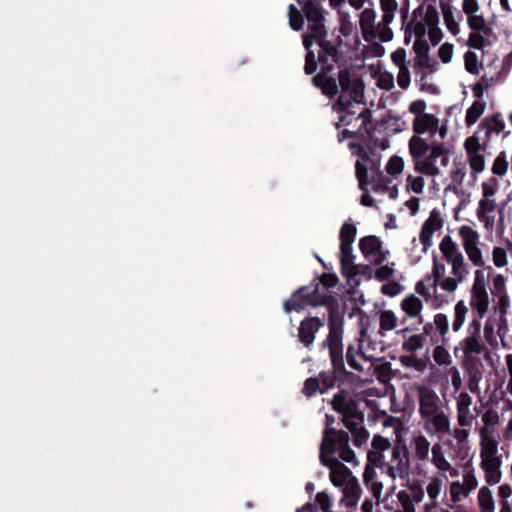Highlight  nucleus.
I'll return each instance as SVG.
<instances>
[{
	"label": "nucleus",
	"mask_w": 512,
	"mask_h": 512,
	"mask_svg": "<svg viewBox=\"0 0 512 512\" xmlns=\"http://www.w3.org/2000/svg\"><path fill=\"white\" fill-rule=\"evenodd\" d=\"M322 58V94L333 97L339 94L338 99L332 104V109L342 113L336 122V128L342 126L351 130L369 132L371 130L372 112L360 107L364 104V85L361 80L351 78L347 70L338 72V82L333 77L326 75L330 65L325 66Z\"/></svg>",
	"instance_id": "f257e3e1"
},
{
	"label": "nucleus",
	"mask_w": 512,
	"mask_h": 512,
	"mask_svg": "<svg viewBox=\"0 0 512 512\" xmlns=\"http://www.w3.org/2000/svg\"><path fill=\"white\" fill-rule=\"evenodd\" d=\"M414 171L428 177L441 174V168L449 164L450 151L442 144H429L421 136H412L408 142Z\"/></svg>",
	"instance_id": "f03ea898"
},
{
	"label": "nucleus",
	"mask_w": 512,
	"mask_h": 512,
	"mask_svg": "<svg viewBox=\"0 0 512 512\" xmlns=\"http://www.w3.org/2000/svg\"><path fill=\"white\" fill-rule=\"evenodd\" d=\"M481 327L479 320H471L466 337L459 343V348L463 352L461 366L467 375V387L472 393L479 392V383L483 377V363L479 355L484 352L486 346L481 339Z\"/></svg>",
	"instance_id": "7ed1b4c3"
},
{
	"label": "nucleus",
	"mask_w": 512,
	"mask_h": 512,
	"mask_svg": "<svg viewBox=\"0 0 512 512\" xmlns=\"http://www.w3.org/2000/svg\"><path fill=\"white\" fill-rule=\"evenodd\" d=\"M418 400L423 429L438 437L450 433V413L438 394L431 388L422 386L418 388Z\"/></svg>",
	"instance_id": "20e7f679"
},
{
	"label": "nucleus",
	"mask_w": 512,
	"mask_h": 512,
	"mask_svg": "<svg viewBox=\"0 0 512 512\" xmlns=\"http://www.w3.org/2000/svg\"><path fill=\"white\" fill-rule=\"evenodd\" d=\"M343 314L336 307H331L328 317L329 334L322 346H327L332 363V375L322 373V393L333 388L337 380L343 379L345 375V365L343 357Z\"/></svg>",
	"instance_id": "39448f33"
},
{
	"label": "nucleus",
	"mask_w": 512,
	"mask_h": 512,
	"mask_svg": "<svg viewBox=\"0 0 512 512\" xmlns=\"http://www.w3.org/2000/svg\"><path fill=\"white\" fill-rule=\"evenodd\" d=\"M308 21V31L302 35L303 46L307 51L304 72L311 75L316 72L318 61L311 49L313 43L320 46V0H297Z\"/></svg>",
	"instance_id": "423d86ee"
},
{
	"label": "nucleus",
	"mask_w": 512,
	"mask_h": 512,
	"mask_svg": "<svg viewBox=\"0 0 512 512\" xmlns=\"http://www.w3.org/2000/svg\"><path fill=\"white\" fill-rule=\"evenodd\" d=\"M444 259L451 266L452 276L446 277L442 283V290L453 293L457 290L458 285L462 283L470 273L469 265L466 263L463 253L460 251L457 243L450 235H445L440 244Z\"/></svg>",
	"instance_id": "0eeeda50"
},
{
	"label": "nucleus",
	"mask_w": 512,
	"mask_h": 512,
	"mask_svg": "<svg viewBox=\"0 0 512 512\" xmlns=\"http://www.w3.org/2000/svg\"><path fill=\"white\" fill-rule=\"evenodd\" d=\"M492 267L478 268L474 271V278L470 288L469 306L472 309L471 320H481L487 314L490 305L488 281Z\"/></svg>",
	"instance_id": "6e6552de"
},
{
	"label": "nucleus",
	"mask_w": 512,
	"mask_h": 512,
	"mask_svg": "<svg viewBox=\"0 0 512 512\" xmlns=\"http://www.w3.org/2000/svg\"><path fill=\"white\" fill-rule=\"evenodd\" d=\"M502 455L498 452L495 438L480 439V468L488 485H496L502 480Z\"/></svg>",
	"instance_id": "1a4fd4ad"
},
{
	"label": "nucleus",
	"mask_w": 512,
	"mask_h": 512,
	"mask_svg": "<svg viewBox=\"0 0 512 512\" xmlns=\"http://www.w3.org/2000/svg\"><path fill=\"white\" fill-rule=\"evenodd\" d=\"M315 285L301 286L298 288L289 299L283 302V310L286 313L293 311L300 312L307 307H317L320 305V276H315L313 282Z\"/></svg>",
	"instance_id": "9d476101"
},
{
	"label": "nucleus",
	"mask_w": 512,
	"mask_h": 512,
	"mask_svg": "<svg viewBox=\"0 0 512 512\" xmlns=\"http://www.w3.org/2000/svg\"><path fill=\"white\" fill-rule=\"evenodd\" d=\"M349 435L339 429L332 432L323 433L322 435V454L338 453V457L345 462H352L355 459V453L348 446Z\"/></svg>",
	"instance_id": "9b49d317"
},
{
	"label": "nucleus",
	"mask_w": 512,
	"mask_h": 512,
	"mask_svg": "<svg viewBox=\"0 0 512 512\" xmlns=\"http://www.w3.org/2000/svg\"><path fill=\"white\" fill-rule=\"evenodd\" d=\"M462 247L468 260L474 267L483 268L485 261L480 248V234L469 225H462L458 230Z\"/></svg>",
	"instance_id": "f8f14e48"
},
{
	"label": "nucleus",
	"mask_w": 512,
	"mask_h": 512,
	"mask_svg": "<svg viewBox=\"0 0 512 512\" xmlns=\"http://www.w3.org/2000/svg\"><path fill=\"white\" fill-rule=\"evenodd\" d=\"M486 144V141H484L483 144L480 143L477 133L466 138L464 142V149L471 169V176L474 179H477L478 174L485 169Z\"/></svg>",
	"instance_id": "ddd939ff"
},
{
	"label": "nucleus",
	"mask_w": 512,
	"mask_h": 512,
	"mask_svg": "<svg viewBox=\"0 0 512 512\" xmlns=\"http://www.w3.org/2000/svg\"><path fill=\"white\" fill-rule=\"evenodd\" d=\"M386 473L393 480L406 479L409 476L410 456L405 446L395 444L391 451V459L386 462Z\"/></svg>",
	"instance_id": "4468645a"
},
{
	"label": "nucleus",
	"mask_w": 512,
	"mask_h": 512,
	"mask_svg": "<svg viewBox=\"0 0 512 512\" xmlns=\"http://www.w3.org/2000/svg\"><path fill=\"white\" fill-rule=\"evenodd\" d=\"M322 465L328 468L330 481L336 487H342L353 477L350 469L339 460V457L322 454Z\"/></svg>",
	"instance_id": "2eb2a0df"
},
{
	"label": "nucleus",
	"mask_w": 512,
	"mask_h": 512,
	"mask_svg": "<svg viewBox=\"0 0 512 512\" xmlns=\"http://www.w3.org/2000/svg\"><path fill=\"white\" fill-rule=\"evenodd\" d=\"M382 242L377 236H365L359 241V248L366 259L375 264H381L387 257L388 251L381 250Z\"/></svg>",
	"instance_id": "dca6fc26"
},
{
	"label": "nucleus",
	"mask_w": 512,
	"mask_h": 512,
	"mask_svg": "<svg viewBox=\"0 0 512 512\" xmlns=\"http://www.w3.org/2000/svg\"><path fill=\"white\" fill-rule=\"evenodd\" d=\"M392 448L393 446L388 438L380 434L374 435L371 441V448L367 453V461L377 465L379 468H384L386 464L384 453L388 450L392 451Z\"/></svg>",
	"instance_id": "f3484780"
},
{
	"label": "nucleus",
	"mask_w": 512,
	"mask_h": 512,
	"mask_svg": "<svg viewBox=\"0 0 512 512\" xmlns=\"http://www.w3.org/2000/svg\"><path fill=\"white\" fill-rule=\"evenodd\" d=\"M497 203L494 198H481L476 210V216L484 224L486 229H492L495 224L493 212L497 209Z\"/></svg>",
	"instance_id": "a211bd4d"
},
{
	"label": "nucleus",
	"mask_w": 512,
	"mask_h": 512,
	"mask_svg": "<svg viewBox=\"0 0 512 512\" xmlns=\"http://www.w3.org/2000/svg\"><path fill=\"white\" fill-rule=\"evenodd\" d=\"M410 448L416 462H426L429 460L432 446L425 435L421 433L413 435L410 439Z\"/></svg>",
	"instance_id": "6ab92c4d"
},
{
	"label": "nucleus",
	"mask_w": 512,
	"mask_h": 512,
	"mask_svg": "<svg viewBox=\"0 0 512 512\" xmlns=\"http://www.w3.org/2000/svg\"><path fill=\"white\" fill-rule=\"evenodd\" d=\"M439 124L438 118L433 114H424L416 116L412 123V129L414 132L413 136H420L425 132H431L434 134Z\"/></svg>",
	"instance_id": "aec40b11"
},
{
	"label": "nucleus",
	"mask_w": 512,
	"mask_h": 512,
	"mask_svg": "<svg viewBox=\"0 0 512 512\" xmlns=\"http://www.w3.org/2000/svg\"><path fill=\"white\" fill-rule=\"evenodd\" d=\"M320 328V319L312 317L304 319L299 327V340L308 347L314 341L315 334Z\"/></svg>",
	"instance_id": "412c9836"
},
{
	"label": "nucleus",
	"mask_w": 512,
	"mask_h": 512,
	"mask_svg": "<svg viewBox=\"0 0 512 512\" xmlns=\"http://www.w3.org/2000/svg\"><path fill=\"white\" fill-rule=\"evenodd\" d=\"M481 419L483 426L479 429L480 439L494 438L490 434L494 432V428L500 422V416L498 412L493 408H489L482 414Z\"/></svg>",
	"instance_id": "4be33fe9"
},
{
	"label": "nucleus",
	"mask_w": 512,
	"mask_h": 512,
	"mask_svg": "<svg viewBox=\"0 0 512 512\" xmlns=\"http://www.w3.org/2000/svg\"><path fill=\"white\" fill-rule=\"evenodd\" d=\"M330 404L332 408L342 417L351 415L355 408V401L349 399L343 390L339 391L333 396Z\"/></svg>",
	"instance_id": "5701e85b"
},
{
	"label": "nucleus",
	"mask_w": 512,
	"mask_h": 512,
	"mask_svg": "<svg viewBox=\"0 0 512 512\" xmlns=\"http://www.w3.org/2000/svg\"><path fill=\"white\" fill-rule=\"evenodd\" d=\"M343 488V499L347 507L356 506L358 500L360 499L362 489L356 477H352L346 484L342 486Z\"/></svg>",
	"instance_id": "b1692460"
},
{
	"label": "nucleus",
	"mask_w": 512,
	"mask_h": 512,
	"mask_svg": "<svg viewBox=\"0 0 512 512\" xmlns=\"http://www.w3.org/2000/svg\"><path fill=\"white\" fill-rule=\"evenodd\" d=\"M433 266L430 274L425 276V281H431L433 291H437V287L442 288V283L445 280L446 266L439 261L437 255H433Z\"/></svg>",
	"instance_id": "393cba45"
},
{
	"label": "nucleus",
	"mask_w": 512,
	"mask_h": 512,
	"mask_svg": "<svg viewBox=\"0 0 512 512\" xmlns=\"http://www.w3.org/2000/svg\"><path fill=\"white\" fill-rule=\"evenodd\" d=\"M422 17L423 7L419 6L413 11L411 20L406 24V28L414 34L416 39L424 38L428 29L423 22Z\"/></svg>",
	"instance_id": "a878e982"
},
{
	"label": "nucleus",
	"mask_w": 512,
	"mask_h": 512,
	"mask_svg": "<svg viewBox=\"0 0 512 512\" xmlns=\"http://www.w3.org/2000/svg\"><path fill=\"white\" fill-rule=\"evenodd\" d=\"M481 127L485 129V138L486 142H489L490 136L492 133L499 134L505 129V122L501 118L500 114H494L492 116H487L482 122Z\"/></svg>",
	"instance_id": "bb28decb"
},
{
	"label": "nucleus",
	"mask_w": 512,
	"mask_h": 512,
	"mask_svg": "<svg viewBox=\"0 0 512 512\" xmlns=\"http://www.w3.org/2000/svg\"><path fill=\"white\" fill-rule=\"evenodd\" d=\"M426 283L431 284V281H425L424 278L423 280L418 281L415 285V291L421 295L426 302L430 301L434 308H440L442 305L448 302V300H445L441 296L437 295L436 292L432 294Z\"/></svg>",
	"instance_id": "cd10ccee"
},
{
	"label": "nucleus",
	"mask_w": 512,
	"mask_h": 512,
	"mask_svg": "<svg viewBox=\"0 0 512 512\" xmlns=\"http://www.w3.org/2000/svg\"><path fill=\"white\" fill-rule=\"evenodd\" d=\"M477 504L480 512H495V500L491 489L482 486L477 494Z\"/></svg>",
	"instance_id": "c85d7f7f"
},
{
	"label": "nucleus",
	"mask_w": 512,
	"mask_h": 512,
	"mask_svg": "<svg viewBox=\"0 0 512 512\" xmlns=\"http://www.w3.org/2000/svg\"><path fill=\"white\" fill-rule=\"evenodd\" d=\"M401 308L407 316L415 318L420 316L423 309V303L420 298L411 294L402 300Z\"/></svg>",
	"instance_id": "c756f323"
},
{
	"label": "nucleus",
	"mask_w": 512,
	"mask_h": 512,
	"mask_svg": "<svg viewBox=\"0 0 512 512\" xmlns=\"http://www.w3.org/2000/svg\"><path fill=\"white\" fill-rule=\"evenodd\" d=\"M469 312L468 306L464 300H459L454 306V315L452 320V330L458 332L463 327L467 314Z\"/></svg>",
	"instance_id": "7c9ffc66"
},
{
	"label": "nucleus",
	"mask_w": 512,
	"mask_h": 512,
	"mask_svg": "<svg viewBox=\"0 0 512 512\" xmlns=\"http://www.w3.org/2000/svg\"><path fill=\"white\" fill-rule=\"evenodd\" d=\"M413 61L414 71L421 75V80L426 77L427 73H433L436 70V64L431 61L429 54L415 57Z\"/></svg>",
	"instance_id": "2f4dec72"
},
{
	"label": "nucleus",
	"mask_w": 512,
	"mask_h": 512,
	"mask_svg": "<svg viewBox=\"0 0 512 512\" xmlns=\"http://www.w3.org/2000/svg\"><path fill=\"white\" fill-rule=\"evenodd\" d=\"M434 329L437 330L438 338H440L443 344L448 342V331H449V320L446 314L437 313L434 315L433 320L431 321Z\"/></svg>",
	"instance_id": "473e14b6"
},
{
	"label": "nucleus",
	"mask_w": 512,
	"mask_h": 512,
	"mask_svg": "<svg viewBox=\"0 0 512 512\" xmlns=\"http://www.w3.org/2000/svg\"><path fill=\"white\" fill-rule=\"evenodd\" d=\"M346 359H347L348 365L352 369H354L357 372L362 373L366 376H372L373 363L365 364V363H360L359 361H357V359L353 353L352 346H349L347 349Z\"/></svg>",
	"instance_id": "72a5a7b5"
},
{
	"label": "nucleus",
	"mask_w": 512,
	"mask_h": 512,
	"mask_svg": "<svg viewBox=\"0 0 512 512\" xmlns=\"http://www.w3.org/2000/svg\"><path fill=\"white\" fill-rule=\"evenodd\" d=\"M431 463L436 469H449V461L447 460L443 447L440 443H435L431 448Z\"/></svg>",
	"instance_id": "f704fd0d"
},
{
	"label": "nucleus",
	"mask_w": 512,
	"mask_h": 512,
	"mask_svg": "<svg viewBox=\"0 0 512 512\" xmlns=\"http://www.w3.org/2000/svg\"><path fill=\"white\" fill-rule=\"evenodd\" d=\"M486 107V103L484 101L476 100L473 104L467 109L465 115V123L467 126H472L475 124L481 115L484 113Z\"/></svg>",
	"instance_id": "c9c22d12"
},
{
	"label": "nucleus",
	"mask_w": 512,
	"mask_h": 512,
	"mask_svg": "<svg viewBox=\"0 0 512 512\" xmlns=\"http://www.w3.org/2000/svg\"><path fill=\"white\" fill-rule=\"evenodd\" d=\"M441 9L444 23L448 31L454 36L458 35L460 32L459 24L458 21L455 19L452 7L448 4H441Z\"/></svg>",
	"instance_id": "e433bc0d"
},
{
	"label": "nucleus",
	"mask_w": 512,
	"mask_h": 512,
	"mask_svg": "<svg viewBox=\"0 0 512 512\" xmlns=\"http://www.w3.org/2000/svg\"><path fill=\"white\" fill-rule=\"evenodd\" d=\"M426 338L423 334H414L409 336L402 343V350L410 354H415L418 350L422 349L425 345Z\"/></svg>",
	"instance_id": "4c0bfd02"
},
{
	"label": "nucleus",
	"mask_w": 512,
	"mask_h": 512,
	"mask_svg": "<svg viewBox=\"0 0 512 512\" xmlns=\"http://www.w3.org/2000/svg\"><path fill=\"white\" fill-rule=\"evenodd\" d=\"M465 176H466V168L462 163L454 165V167L451 169V171H450V178H451L450 188L455 193H458L459 189L461 188Z\"/></svg>",
	"instance_id": "58836bf2"
},
{
	"label": "nucleus",
	"mask_w": 512,
	"mask_h": 512,
	"mask_svg": "<svg viewBox=\"0 0 512 512\" xmlns=\"http://www.w3.org/2000/svg\"><path fill=\"white\" fill-rule=\"evenodd\" d=\"M380 328L379 333L384 335L386 331L393 330L397 325V317L391 310H383L379 315Z\"/></svg>",
	"instance_id": "ea45409f"
},
{
	"label": "nucleus",
	"mask_w": 512,
	"mask_h": 512,
	"mask_svg": "<svg viewBox=\"0 0 512 512\" xmlns=\"http://www.w3.org/2000/svg\"><path fill=\"white\" fill-rule=\"evenodd\" d=\"M477 413L478 410L476 407L473 409H468L466 406L465 409H456L457 425L468 426L472 428L473 421L477 418Z\"/></svg>",
	"instance_id": "a19ab883"
},
{
	"label": "nucleus",
	"mask_w": 512,
	"mask_h": 512,
	"mask_svg": "<svg viewBox=\"0 0 512 512\" xmlns=\"http://www.w3.org/2000/svg\"><path fill=\"white\" fill-rule=\"evenodd\" d=\"M443 486V480L440 477L432 476L429 478L428 485L426 487V492L428 497L431 500V506L436 507L437 498L440 495L441 489Z\"/></svg>",
	"instance_id": "79ce46f5"
},
{
	"label": "nucleus",
	"mask_w": 512,
	"mask_h": 512,
	"mask_svg": "<svg viewBox=\"0 0 512 512\" xmlns=\"http://www.w3.org/2000/svg\"><path fill=\"white\" fill-rule=\"evenodd\" d=\"M470 432L471 427L458 425L454 429H451V432L448 433L447 435H452V437L456 441L457 446L460 449H463L467 447Z\"/></svg>",
	"instance_id": "37998d69"
},
{
	"label": "nucleus",
	"mask_w": 512,
	"mask_h": 512,
	"mask_svg": "<svg viewBox=\"0 0 512 512\" xmlns=\"http://www.w3.org/2000/svg\"><path fill=\"white\" fill-rule=\"evenodd\" d=\"M467 24L473 32H483V34L488 35L491 31V29L486 25L484 16L481 14H475L467 17Z\"/></svg>",
	"instance_id": "c03bdc74"
},
{
	"label": "nucleus",
	"mask_w": 512,
	"mask_h": 512,
	"mask_svg": "<svg viewBox=\"0 0 512 512\" xmlns=\"http://www.w3.org/2000/svg\"><path fill=\"white\" fill-rule=\"evenodd\" d=\"M380 7L383 12L382 19L384 24H390L398 8L396 0H380Z\"/></svg>",
	"instance_id": "a18cd8bd"
},
{
	"label": "nucleus",
	"mask_w": 512,
	"mask_h": 512,
	"mask_svg": "<svg viewBox=\"0 0 512 512\" xmlns=\"http://www.w3.org/2000/svg\"><path fill=\"white\" fill-rule=\"evenodd\" d=\"M341 421H343L342 426H345L351 434L363 427V415L361 413L356 414L354 411H352L351 415L341 417Z\"/></svg>",
	"instance_id": "49530a36"
},
{
	"label": "nucleus",
	"mask_w": 512,
	"mask_h": 512,
	"mask_svg": "<svg viewBox=\"0 0 512 512\" xmlns=\"http://www.w3.org/2000/svg\"><path fill=\"white\" fill-rule=\"evenodd\" d=\"M289 25L295 31H300L304 25V16L293 4L288 7Z\"/></svg>",
	"instance_id": "de8ad7c7"
},
{
	"label": "nucleus",
	"mask_w": 512,
	"mask_h": 512,
	"mask_svg": "<svg viewBox=\"0 0 512 512\" xmlns=\"http://www.w3.org/2000/svg\"><path fill=\"white\" fill-rule=\"evenodd\" d=\"M507 279L504 275L497 273L492 275L491 294L495 297L498 295L507 294Z\"/></svg>",
	"instance_id": "09e8293b"
},
{
	"label": "nucleus",
	"mask_w": 512,
	"mask_h": 512,
	"mask_svg": "<svg viewBox=\"0 0 512 512\" xmlns=\"http://www.w3.org/2000/svg\"><path fill=\"white\" fill-rule=\"evenodd\" d=\"M508 169V161L506 152L502 151L499 153V155L495 158L491 171L494 175L502 177L506 174Z\"/></svg>",
	"instance_id": "8fccbe9b"
},
{
	"label": "nucleus",
	"mask_w": 512,
	"mask_h": 512,
	"mask_svg": "<svg viewBox=\"0 0 512 512\" xmlns=\"http://www.w3.org/2000/svg\"><path fill=\"white\" fill-rule=\"evenodd\" d=\"M341 264V273L344 277L347 278L348 282L361 273V265H357L354 263V260H343L340 262Z\"/></svg>",
	"instance_id": "3c124183"
},
{
	"label": "nucleus",
	"mask_w": 512,
	"mask_h": 512,
	"mask_svg": "<svg viewBox=\"0 0 512 512\" xmlns=\"http://www.w3.org/2000/svg\"><path fill=\"white\" fill-rule=\"evenodd\" d=\"M356 236V227L351 223H344L340 231V245L352 246Z\"/></svg>",
	"instance_id": "603ef678"
},
{
	"label": "nucleus",
	"mask_w": 512,
	"mask_h": 512,
	"mask_svg": "<svg viewBox=\"0 0 512 512\" xmlns=\"http://www.w3.org/2000/svg\"><path fill=\"white\" fill-rule=\"evenodd\" d=\"M423 22L427 28L437 27L439 23V14L435 6L429 4L426 10H423Z\"/></svg>",
	"instance_id": "864d4df0"
},
{
	"label": "nucleus",
	"mask_w": 512,
	"mask_h": 512,
	"mask_svg": "<svg viewBox=\"0 0 512 512\" xmlns=\"http://www.w3.org/2000/svg\"><path fill=\"white\" fill-rule=\"evenodd\" d=\"M375 11L371 8H366L360 14V27L363 32L372 30L374 28Z\"/></svg>",
	"instance_id": "5fc2aeb1"
},
{
	"label": "nucleus",
	"mask_w": 512,
	"mask_h": 512,
	"mask_svg": "<svg viewBox=\"0 0 512 512\" xmlns=\"http://www.w3.org/2000/svg\"><path fill=\"white\" fill-rule=\"evenodd\" d=\"M403 168H404V160L403 158L399 157V156H392L385 169H386V172L391 175V176H397L399 174L402 173L403 171Z\"/></svg>",
	"instance_id": "6e6d98bb"
},
{
	"label": "nucleus",
	"mask_w": 512,
	"mask_h": 512,
	"mask_svg": "<svg viewBox=\"0 0 512 512\" xmlns=\"http://www.w3.org/2000/svg\"><path fill=\"white\" fill-rule=\"evenodd\" d=\"M492 261L495 267L502 268L508 264V255L505 248L496 246L492 250Z\"/></svg>",
	"instance_id": "4d7b16f0"
},
{
	"label": "nucleus",
	"mask_w": 512,
	"mask_h": 512,
	"mask_svg": "<svg viewBox=\"0 0 512 512\" xmlns=\"http://www.w3.org/2000/svg\"><path fill=\"white\" fill-rule=\"evenodd\" d=\"M400 362L405 367H413L420 372L424 371L426 368V363L423 360L417 358L414 354L402 355L400 357Z\"/></svg>",
	"instance_id": "13d9d810"
},
{
	"label": "nucleus",
	"mask_w": 512,
	"mask_h": 512,
	"mask_svg": "<svg viewBox=\"0 0 512 512\" xmlns=\"http://www.w3.org/2000/svg\"><path fill=\"white\" fill-rule=\"evenodd\" d=\"M433 359L438 365H449L451 356L443 345H437L433 350Z\"/></svg>",
	"instance_id": "bf43d9fd"
},
{
	"label": "nucleus",
	"mask_w": 512,
	"mask_h": 512,
	"mask_svg": "<svg viewBox=\"0 0 512 512\" xmlns=\"http://www.w3.org/2000/svg\"><path fill=\"white\" fill-rule=\"evenodd\" d=\"M464 65L468 73L473 75L479 74L478 56L476 53L472 51L466 52L464 55Z\"/></svg>",
	"instance_id": "052dcab7"
},
{
	"label": "nucleus",
	"mask_w": 512,
	"mask_h": 512,
	"mask_svg": "<svg viewBox=\"0 0 512 512\" xmlns=\"http://www.w3.org/2000/svg\"><path fill=\"white\" fill-rule=\"evenodd\" d=\"M499 182L496 178L491 177L481 184L482 197L481 198H493L497 193Z\"/></svg>",
	"instance_id": "680f3d73"
},
{
	"label": "nucleus",
	"mask_w": 512,
	"mask_h": 512,
	"mask_svg": "<svg viewBox=\"0 0 512 512\" xmlns=\"http://www.w3.org/2000/svg\"><path fill=\"white\" fill-rule=\"evenodd\" d=\"M390 371L391 364L389 362L380 365L373 364L372 376L376 375L380 382L385 383L390 379Z\"/></svg>",
	"instance_id": "e2e57ef3"
},
{
	"label": "nucleus",
	"mask_w": 512,
	"mask_h": 512,
	"mask_svg": "<svg viewBox=\"0 0 512 512\" xmlns=\"http://www.w3.org/2000/svg\"><path fill=\"white\" fill-rule=\"evenodd\" d=\"M320 390V380L317 377H309L305 380L302 388V393L310 398L316 395L317 391Z\"/></svg>",
	"instance_id": "0e129e2a"
},
{
	"label": "nucleus",
	"mask_w": 512,
	"mask_h": 512,
	"mask_svg": "<svg viewBox=\"0 0 512 512\" xmlns=\"http://www.w3.org/2000/svg\"><path fill=\"white\" fill-rule=\"evenodd\" d=\"M355 170L356 177L359 182V188L361 190H366V186L368 185V171L366 165L357 160L355 164Z\"/></svg>",
	"instance_id": "69168bd1"
},
{
	"label": "nucleus",
	"mask_w": 512,
	"mask_h": 512,
	"mask_svg": "<svg viewBox=\"0 0 512 512\" xmlns=\"http://www.w3.org/2000/svg\"><path fill=\"white\" fill-rule=\"evenodd\" d=\"M397 499L401 504V512H415L414 501L411 499L408 492L401 490L397 493Z\"/></svg>",
	"instance_id": "338daca9"
},
{
	"label": "nucleus",
	"mask_w": 512,
	"mask_h": 512,
	"mask_svg": "<svg viewBox=\"0 0 512 512\" xmlns=\"http://www.w3.org/2000/svg\"><path fill=\"white\" fill-rule=\"evenodd\" d=\"M497 298V303L495 306V311H497L501 318H505L508 314V310L510 308V298L508 293L504 295L495 296Z\"/></svg>",
	"instance_id": "774afa93"
}]
</instances>
